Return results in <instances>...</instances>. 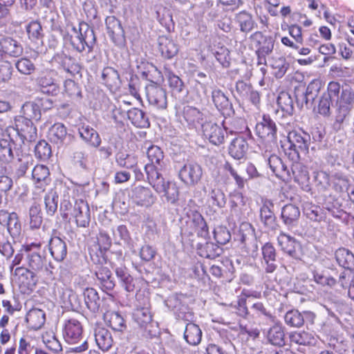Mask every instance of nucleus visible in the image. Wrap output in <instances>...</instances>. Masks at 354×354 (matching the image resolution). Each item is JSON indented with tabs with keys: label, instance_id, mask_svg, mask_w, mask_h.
Here are the masks:
<instances>
[{
	"label": "nucleus",
	"instance_id": "1",
	"mask_svg": "<svg viewBox=\"0 0 354 354\" xmlns=\"http://www.w3.org/2000/svg\"><path fill=\"white\" fill-rule=\"evenodd\" d=\"M147 179L150 185L162 197H165L168 203L174 204L178 199V189L174 183L165 181L160 172H157L153 166L147 167Z\"/></svg>",
	"mask_w": 354,
	"mask_h": 354
},
{
	"label": "nucleus",
	"instance_id": "2",
	"mask_svg": "<svg viewBox=\"0 0 354 354\" xmlns=\"http://www.w3.org/2000/svg\"><path fill=\"white\" fill-rule=\"evenodd\" d=\"M25 254L26 263H24L25 268L38 273L46 281H53L55 279L56 269L50 262L47 261L45 256L30 249Z\"/></svg>",
	"mask_w": 354,
	"mask_h": 354
},
{
	"label": "nucleus",
	"instance_id": "3",
	"mask_svg": "<svg viewBox=\"0 0 354 354\" xmlns=\"http://www.w3.org/2000/svg\"><path fill=\"white\" fill-rule=\"evenodd\" d=\"M288 140L290 143L289 149L292 151L289 155H292V160H300L302 156L308 153L310 143V136L308 133L292 131L288 133Z\"/></svg>",
	"mask_w": 354,
	"mask_h": 354
},
{
	"label": "nucleus",
	"instance_id": "4",
	"mask_svg": "<svg viewBox=\"0 0 354 354\" xmlns=\"http://www.w3.org/2000/svg\"><path fill=\"white\" fill-rule=\"evenodd\" d=\"M133 319L144 330L143 335L151 338L157 333V326L153 322L152 315L147 307L138 308L133 313Z\"/></svg>",
	"mask_w": 354,
	"mask_h": 354
},
{
	"label": "nucleus",
	"instance_id": "5",
	"mask_svg": "<svg viewBox=\"0 0 354 354\" xmlns=\"http://www.w3.org/2000/svg\"><path fill=\"white\" fill-rule=\"evenodd\" d=\"M340 84L337 82H330L327 87V91L324 92L319 100L318 112L324 116L330 114V106L334 102H337L339 98Z\"/></svg>",
	"mask_w": 354,
	"mask_h": 354
},
{
	"label": "nucleus",
	"instance_id": "6",
	"mask_svg": "<svg viewBox=\"0 0 354 354\" xmlns=\"http://www.w3.org/2000/svg\"><path fill=\"white\" fill-rule=\"evenodd\" d=\"M178 176L184 183L189 186H194L201 180L203 176V169L198 163L187 162L179 169Z\"/></svg>",
	"mask_w": 354,
	"mask_h": 354
},
{
	"label": "nucleus",
	"instance_id": "7",
	"mask_svg": "<svg viewBox=\"0 0 354 354\" xmlns=\"http://www.w3.org/2000/svg\"><path fill=\"white\" fill-rule=\"evenodd\" d=\"M146 95L151 105L159 109H165L167 106L166 91L153 82L146 86Z\"/></svg>",
	"mask_w": 354,
	"mask_h": 354
},
{
	"label": "nucleus",
	"instance_id": "8",
	"mask_svg": "<svg viewBox=\"0 0 354 354\" xmlns=\"http://www.w3.org/2000/svg\"><path fill=\"white\" fill-rule=\"evenodd\" d=\"M15 130L24 142L34 141L37 138V129L32 122L26 118L18 116L15 120Z\"/></svg>",
	"mask_w": 354,
	"mask_h": 354
},
{
	"label": "nucleus",
	"instance_id": "9",
	"mask_svg": "<svg viewBox=\"0 0 354 354\" xmlns=\"http://www.w3.org/2000/svg\"><path fill=\"white\" fill-rule=\"evenodd\" d=\"M24 48L21 43L12 37L0 35V59L4 55L18 57L23 54Z\"/></svg>",
	"mask_w": 354,
	"mask_h": 354
},
{
	"label": "nucleus",
	"instance_id": "10",
	"mask_svg": "<svg viewBox=\"0 0 354 354\" xmlns=\"http://www.w3.org/2000/svg\"><path fill=\"white\" fill-rule=\"evenodd\" d=\"M202 131L205 138L215 145H219L224 142L225 129L213 122H205L202 124Z\"/></svg>",
	"mask_w": 354,
	"mask_h": 354
},
{
	"label": "nucleus",
	"instance_id": "11",
	"mask_svg": "<svg viewBox=\"0 0 354 354\" xmlns=\"http://www.w3.org/2000/svg\"><path fill=\"white\" fill-rule=\"evenodd\" d=\"M107 33L116 45L125 42L124 31L120 21L114 16H109L105 19Z\"/></svg>",
	"mask_w": 354,
	"mask_h": 354
},
{
	"label": "nucleus",
	"instance_id": "12",
	"mask_svg": "<svg viewBox=\"0 0 354 354\" xmlns=\"http://www.w3.org/2000/svg\"><path fill=\"white\" fill-rule=\"evenodd\" d=\"M71 216L75 218L77 226H88L90 223V209L88 204L83 200L74 201Z\"/></svg>",
	"mask_w": 354,
	"mask_h": 354
},
{
	"label": "nucleus",
	"instance_id": "13",
	"mask_svg": "<svg viewBox=\"0 0 354 354\" xmlns=\"http://www.w3.org/2000/svg\"><path fill=\"white\" fill-rule=\"evenodd\" d=\"M257 134L267 142L276 140L277 127L269 116L263 115V121L256 125Z\"/></svg>",
	"mask_w": 354,
	"mask_h": 354
},
{
	"label": "nucleus",
	"instance_id": "14",
	"mask_svg": "<svg viewBox=\"0 0 354 354\" xmlns=\"http://www.w3.org/2000/svg\"><path fill=\"white\" fill-rule=\"evenodd\" d=\"M292 179L303 189L308 188L310 177L307 167L299 162L295 161L292 162L290 169L289 181Z\"/></svg>",
	"mask_w": 354,
	"mask_h": 354
},
{
	"label": "nucleus",
	"instance_id": "15",
	"mask_svg": "<svg viewBox=\"0 0 354 354\" xmlns=\"http://www.w3.org/2000/svg\"><path fill=\"white\" fill-rule=\"evenodd\" d=\"M82 327L75 319L68 320L64 326V337L69 344H75L82 339Z\"/></svg>",
	"mask_w": 354,
	"mask_h": 354
},
{
	"label": "nucleus",
	"instance_id": "16",
	"mask_svg": "<svg viewBox=\"0 0 354 354\" xmlns=\"http://www.w3.org/2000/svg\"><path fill=\"white\" fill-rule=\"evenodd\" d=\"M212 97L217 109L224 115L231 116L234 114L232 102L221 90H214L212 93Z\"/></svg>",
	"mask_w": 354,
	"mask_h": 354
},
{
	"label": "nucleus",
	"instance_id": "17",
	"mask_svg": "<svg viewBox=\"0 0 354 354\" xmlns=\"http://www.w3.org/2000/svg\"><path fill=\"white\" fill-rule=\"evenodd\" d=\"M15 273L19 275L21 285L26 287L27 290L32 291L36 288L40 277L38 273L24 267L17 268Z\"/></svg>",
	"mask_w": 354,
	"mask_h": 354
},
{
	"label": "nucleus",
	"instance_id": "18",
	"mask_svg": "<svg viewBox=\"0 0 354 354\" xmlns=\"http://www.w3.org/2000/svg\"><path fill=\"white\" fill-rule=\"evenodd\" d=\"M263 259L261 263L266 273H272L277 268L276 250L274 246L266 243L261 248Z\"/></svg>",
	"mask_w": 354,
	"mask_h": 354
},
{
	"label": "nucleus",
	"instance_id": "19",
	"mask_svg": "<svg viewBox=\"0 0 354 354\" xmlns=\"http://www.w3.org/2000/svg\"><path fill=\"white\" fill-rule=\"evenodd\" d=\"M281 250L294 259L299 258V245L296 240L289 235L281 233L277 238Z\"/></svg>",
	"mask_w": 354,
	"mask_h": 354
},
{
	"label": "nucleus",
	"instance_id": "20",
	"mask_svg": "<svg viewBox=\"0 0 354 354\" xmlns=\"http://www.w3.org/2000/svg\"><path fill=\"white\" fill-rule=\"evenodd\" d=\"M158 50L164 58L170 59L178 54L179 47L172 39L160 36L158 38Z\"/></svg>",
	"mask_w": 354,
	"mask_h": 354
},
{
	"label": "nucleus",
	"instance_id": "21",
	"mask_svg": "<svg viewBox=\"0 0 354 354\" xmlns=\"http://www.w3.org/2000/svg\"><path fill=\"white\" fill-rule=\"evenodd\" d=\"M48 250L52 257L57 261H62L67 255L66 243L58 236L50 239Z\"/></svg>",
	"mask_w": 354,
	"mask_h": 354
},
{
	"label": "nucleus",
	"instance_id": "22",
	"mask_svg": "<svg viewBox=\"0 0 354 354\" xmlns=\"http://www.w3.org/2000/svg\"><path fill=\"white\" fill-rule=\"evenodd\" d=\"M132 198L138 205L149 206L154 203L155 198L149 188L138 186L132 190Z\"/></svg>",
	"mask_w": 354,
	"mask_h": 354
},
{
	"label": "nucleus",
	"instance_id": "23",
	"mask_svg": "<svg viewBox=\"0 0 354 354\" xmlns=\"http://www.w3.org/2000/svg\"><path fill=\"white\" fill-rule=\"evenodd\" d=\"M147 154L150 163L145 165V171L147 172L148 166H153L157 172H160L165 165L164 155L161 149L156 145H151L147 149Z\"/></svg>",
	"mask_w": 354,
	"mask_h": 354
},
{
	"label": "nucleus",
	"instance_id": "24",
	"mask_svg": "<svg viewBox=\"0 0 354 354\" xmlns=\"http://www.w3.org/2000/svg\"><path fill=\"white\" fill-rule=\"evenodd\" d=\"M268 164L273 173L284 181L290 180V169L277 156L272 155L268 159Z\"/></svg>",
	"mask_w": 354,
	"mask_h": 354
},
{
	"label": "nucleus",
	"instance_id": "25",
	"mask_svg": "<svg viewBox=\"0 0 354 354\" xmlns=\"http://www.w3.org/2000/svg\"><path fill=\"white\" fill-rule=\"evenodd\" d=\"M95 339L98 347L104 351H109L113 345L111 333L105 328L97 326L95 328Z\"/></svg>",
	"mask_w": 354,
	"mask_h": 354
},
{
	"label": "nucleus",
	"instance_id": "26",
	"mask_svg": "<svg viewBox=\"0 0 354 354\" xmlns=\"http://www.w3.org/2000/svg\"><path fill=\"white\" fill-rule=\"evenodd\" d=\"M95 275L100 284L105 290H111L115 286V282L111 270L105 266H97Z\"/></svg>",
	"mask_w": 354,
	"mask_h": 354
},
{
	"label": "nucleus",
	"instance_id": "27",
	"mask_svg": "<svg viewBox=\"0 0 354 354\" xmlns=\"http://www.w3.org/2000/svg\"><path fill=\"white\" fill-rule=\"evenodd\" d=\"M248 149V145L243 137L234 138L229 146L230 155L236 160L243 158Z\"/></svg>",
	"mask_w": 354,
	"mask_h": 354
},
{
	"label": "nucleus",
	"instance_id": "28",
	"mask_svg": "<svg viewBox=\"0 0 354 354\" xmlns=\"http://www.w3.org/2000/svg\"><path fill=\"white\" fill-rule=\"evenodd\" d=\"M32 176L37 187L43 188L50 182V171L46 166L36 165L32 169Z\"/></svg>",
	"mask_w": 354,
	"mask_h": 354
},
{
	"label": "nucleus",
	"instance_id": "29",
	"mask_svg": "<svg viewBox=\"0 0 354 354\" xmlns=\"http://www.w3.org/2000/svg\"><path fill=\"white\" fill-rule=\"evenodd\" d=\"M273 203L270 200H266L260 209V218L263 224L272 228L275 224L276 216L273 212Z\"/></svg>",
	"mask_w": 354,
	"mask_h": 354
},
{
	"label": "nucleus",
	"instance_id": "30",
	"mask_svg": "<svg viewBox=\"0 0 354 354\" xmlns=\"http://www.w3.org/2000/svg\"><path fill=\"white\" fill-rule=\"evenodd\" d=\"M78 132L80 138L87 144L93 147H98L101 143V139L98 133L88 125L79 128Z\"/></svg>",
	"mask_w": 354,
	"mask_h": 354
},
{
	"label": "nucleus",
	"instance_id": "31",
	"mask_svg": "<svg viewBox=\"0 0 354 354\" xmlns=\"http://www.w3.org/2000/svg\"><path fill=\"white\" fill-rule=\"evenodd\" d=\"M67 131L64 125L62 123H55L49 129L48 138L51 142L58 146L64 144L66 138Z\"/></svg>",
	"mask_w": 354,
	"mask_h": 354
},
{
	"label": "nucleus",
	"instance_id": "32",
	"mask_svg": "<svg viewBox=\"0 0 354 354\" xmlns=\"http://www.w3.org/2000/svg\"><path fill=\"white\" fill-rule=\"evenodd\" d=\"M183 116L191 127L196 129L200 126L202 127V124H204L203 123V113L195 107L187 106L185 108Z\"/></svg>",
	"mask_w": 354,
	"mask_h": 354
},
{
	"label": "nucleus",
	"instance_id": "33",
	"mask_svg": "<svg viewBox=\"0 0 354 354\" xmlns=\"http://www.w3.org/2000/svg\"><path fill=\"white\" fill-rule=\"evenodd\" d=\"M184 338L190 345H197L201 341L202 331L198 325L188 323L185 326Z\"/></svg>",
	"mask_w": 354,
	"mask_h": 354
},
{
	"label": "nucleus",
	"instance_id": "34",
	"mask_svg": "<svg viewBox=\"0 0 354 354\" xmlns=\"http://www.w3.org/2000/svg\"><path fill=\"white\" fill-rule=\"evenodd\" d=\"M26 319L31 328L37 330L44 324L46 315L42 310L34 308L28 313Z\"/></svg>",
	"mask_w": 354,
	"mask_h": 354
},
{
	"label": "nucleus",
	"instance_id": "35",
	"mask_svg": "<svg viewBox=\"0 0 354 354\" xmlns=\"http://www.w3.org/2000/svg\"><path fill=\"white\" fill-rule=\"evenodd\" d=\"M189 216L190 222L195 229V232L201 237H207L208 236V227L202 215L194 211L192 212Z\"/></svg>",
	"mask_w": 354,
	"mask_h": 354
},
{
	"label": "nucleus",
	"instance_id": "36",
	"mask_svg": "<svg viewBox=\"0 0 354 354\" xmlns=\"http://www.w3.org/2000/svg\"><path fill=\"white\" fill-rule=\"evenodd\" d=\"M300 216L299 209L292 205H286L281 210V218L286 225H294Z\"/></svg>",
	"mask_w": 354,
	"mask_h": 354
},
{
	"label": "nucleus",
	"instance_id": "37",
	"mask_svg": "<svg viewBox=\"0 0 354 354\" xmlns=\"http://www.w3.org/2000/svg\"><path fill=\"white\" fill-rule=\"evenodd\" d=\"M335 258L339 265L348 270H354V254L346 248H339L335 252Z\"/></svg>",
	"mask_w": 354,
	"mask_h": 354
},
{
	"label": "nucleus",
	"instance_id": "38",
	"mask_svg": "<svg viewBox=\"0 0 354 354\" xmlns=\"http://www.w3.org/2000/svg\"><path fill=\"white\" fill-rule=\"evenodd\" d=\"M102 79L104 84L110 88H116L120 86V80L119 74L112 67H106L103 69Z\"/></svg>",
	"mask_w": 354,
	"mask_h": 354
},
{
	"label": "nucleus",
	"instance_id": "39",
	"mask_svg": "<svg viewBox=\"0 0 354 354\" xmlns=\"http://www.w3.org/2000/svg\"><path fill=\"white\" fill-rule=\"evenodd\" d=\"M128 118L132 124L139 128H147L150 124L145 113L140 109L133 108L128 111Z\"/></svg>",
	"mask_w": 354,
	"mask_h": 354
},
{
	"label": "nucleus",
	"instance_id": "40",
	"mask_svg": "<svg viewBox=\"0 0 354 354\" xmlns=\"http://www.w3.org/2000/svg\"><path fill=\"white\" fill-rule=\"evenodd\" d=\"M84 303L92 312L98 310L100 306V297L97 292L92 288H87L83 292Z\"/></svg>",
	"mask_w": 354,
	"mask_h": 354
},
{
	"label": "nucleus",
	"instance_id": "41",
	"mask_svg": "<svg viewBox=\"0 0 354 354\" xmlns=\"http://www.w3.org/2000/svg\"><path fill=\"white\" fill-rule=\"evenodd\" d=\"M41 105L40 103H37L35 100L26 102L21 108V111L24 114L22 118H26L30 120H39L41 115Z\"/></svg>",
	"mask_w": 354,
	"mask_h": 354
},
{
	"label": "nucleus",
	"instance_id": "42",
	"mask_svg": "<svg viewBox=\"0 0 354 354\" xmlns=\"http://www.w3.org/2000/svg\"><path fill=\"white\" fill-rule=\"evenodd\" d=\"M79 31L81 33L84 44H86L88 50L91 51L96 41L94 30L87 23L82 21L79 24Z\"/></svg>",
	"mask_w": 354,
	"mask_h": 354
},
{
	"label": "nucleus",
	"instance_id": "43",
	"mask_svg": "<svg viewBox=\"0 0 354 354\" xmlns=\"http://www.w3.org/2000/svg\"><path fill=\"white\" fill-rule=\"evenodd\" d=\"M268 340L274 346H283L285 345V333L283 327L279 325H274L268 331Z\"/></svg>",
	"mask_w": 354,
	"mask_h": 354
},
{
	"label": "nucleus",
	"instance_id": "44",
	"mask_svg": "<svg viewBox=\"0 0 354 354\" xmlns=\"http://www.w3.org/2000/svg\"><path fill=\"white\" fill-rule=\"evenodd\" d=\"M197 250L201 257L207 259H215L222 252V249L218 245L212 242H206L205 244H201Z\"/></svg>",
	"mask_w": 354,
	"mask_h": 354
},
{
	"label": "nucleus",
	"instance_id": "45",
	"mask_svg": "<svg viewBox=\"0 0 354 354\" xmlns=\"http://www.w3.org/2000/svg\"><path fill=\"white\" fill-rule=\"evenodd\" d=\"M274 43L272 37H268L262 42L261 45L258 46L256 51L258 57V64H266V56L272 52Z\"/></svg>",
	"mask_w": 354,
	"mask_h": 354
},
{
	"label": "nucleus",
	"instance_id": "46",
	"mask_svg": "<svg viewBox=\"0 0 354 354\" xmlns=\"http://www.w3.org/2000/svg\"><path fill=\"white\" fill-rule=\"evenodd\" d=\"M104 320L114 330L123 331L126 328L123 317L117 312H107L104 314Z\"/></svg>",
	"mask_w": 354,
	"mask_h": 354
},
{
	"label": "nucleus",
	"instance_id": "47",
	"mask_svg": "<svg viewBox=\"0 0 354 354\" xmlns=\"http://www.w3.org/2000/svg\"><path fill=\"white\" fill-rule=\"evenodd\" d=\"M269 64L273 70V75L277 78H281L286 74L289 64L283 57H272L269 60Z\"/></svg>",
	"mask_w": 354,
	"mask_h": 354
},
{
	"label": "nucleus",
	"instance_id": "48",
	"mask_svg": "<svg viewBox=\"0 0 354 354\" xmlns=\"http://www.w3.org/2000/svg\"><path fill=\"white\" fill-rule=\"evenodd\" d=\"M15 142L10 139L0 140V160L4 162H10L14 158L12 148Z\"/></svg>",
	"mask_w": 354,
	"mask_h": 354
},
{
	"label": "nucleus",
	"instance_id": "49",
	"mask_svg": "<svg viewBox=\"0 0 354 354\" xmlns=\"http://www.w3.org/2000/svg\"><path fill=\"white\" fill-rule=\"evenodd\" d=\"M235 19L240 26L241 31L243 32H250L256 24L252 16L245 11H241L236 14Z\"/></svg>",
	"mask_w": 354,
	"mask_h": 354
},
{
	"label": "nucleus",
	"instance_id": "50",
	"mask_svg": "<svg viewBox=\"0 0 354 354\" xmlns=\"http://www.w3.org/2000/svg\"><path fill=\"white\" fill-rule=\"evenodd\" d=\"M28 38L35 44H43V30L39 22L31 21L26 27Z\"/></svg>",
	"mask_w": 354,
	"mask_h": 354
},
{
	"label": "nucleus",
	"instance_id": "51",
	"mask_svg": "<svg viewBox=\"0 0 354 354\" xmlns=\"http://www.w3.org/2000/svg\"><path fill=\"white\" fill-rule=\"evenodd\" d=\"M277 102L279 107L285 114L288 115L293 114V100L288 92H281L278 95Z\"/></svg>",
	"mask_w": 354,
	"mask_h": 354
},
{
	"label": "nucleus",
	"instance_id": "52",
	"mask_svg": "<svg viewBox=\"0 0 354 354\" xmlns=\"http://www.w3.org/2000/svg\"><path fill=\"white\" fill-rule=\"evenodd\" d=\"M30 227L32 229H38L42 223L41 207L36 203H33L29 209Z\"/></svg>",
	"mask_w": 354,
	"mask_h": 354
},
{
	"label": "nucleus",
	"instance_id": "53",
	"mask_svg": "<svg viewBox=\"0 0 354 354\" xmlns=\"http://www.w3.org/2000/svg\"><path fill=\"white\" fill-rule=\"evenodd\" d=\"M284 320L286 324L291 327L299 328L304 325V318L298 310L292 309L288 311L284 316Z\"/></svg>",
	"mask_w": 354,
	"mask_h": 354
},
{
	"label": "nucleus",
	"instance_id": "54",
	"mask_svg": "<svg viewBox=\"0 0 354 354\" xmlns=\"http://www.w3.org/2000/svg\"><path fill=\"white\" fill-rule=\"evenodd\" d=\"M321 86L322 84L319 80H313L309 83L305 89L309 108H311L313 106L314 101L319 93Z\"/></svg>",
	"mask_w": 354,
	"mask_h": 354
},
{
	"label": "nucleus",
	"instance_id": "55",
	"mask_svg": "<svg viewBox=\"0 0 354 354\" xmlns=\"http://www.w3.org/2000/svg\"><path fill=\"white\" fill-rule=\"evenodd\" d=\"M290 339L292 342L299 345H310L314 343L313 335L306 331L292 333L290 335Z\"/></svg>",
	"mask_w": 354,
	"mask_h": 354
},
{
	"label": "nucleus",
	"instance_id": "56",
	"mask_svg": "<svg viewBox=\"0 0 354 354\" xmlns=\"http://www.w3.org/2000/svg\"><path fill=\"white\" fill-rule=\"evenodd\" d=\"M46 213L53 216L57 209L58 196L56 192L50 190L44 198Z\"/></svg>",
	"mask_w": 354,
	"mask_h": 354
},
{
	"label": "nucleus",
	"instance_id": "57",
	"mask_svg": "<svg viewBox=\"0 0 354 354\" xmlns=\"http://www.w3.org/2000/svg\"><path fill=\"white\" fill-rule=\"evenodd\" d=\"M33 165V159L30 155H22L18 158L16 174L18 177L24 176L26 171Z\"/></svg>",
	"mask_w": 354,
	"mask_h": 354
},
{
	"label": "nucleus",
	"instance_id": "58",
	"mask_svg": "<svg viewBox=\"0 0 354 354\" xmlns=\"http://www.w3.org/2000/svg\"><path fill=\"white\" fill-rule=\"evenodd\" d=\"M50 146L45 141H39L35 147L36 157L41 160H48L51 156Z\"/></svg>",
	"mask_w": 354,
	"mask_h": 354
},
{
	"label": "nucleus",
	"instance_id": "59",
	"mask_svg": "<svg viewBox=\"0 0 354 354\" xmlns=\"http://www.w3.org/2000/svg\"><path fill=\"white\" fill-rule=\"evenodd\" d=\"M115 160L120 167L127 169H131L136 165V160L133 156L122 151L116 153Z\"/></svg>",
	"mask_w": 354,
	"mask_h": 354
},
{
	"label": "nucleus",
	"instance_id": "60",
	"mask_svg": "<svg viewBox=\"0 0 354 354\" xmlns=\"http://www.w3.org/2000/svg\"><path fill=\"white\" fill-rule=\"evenodd\" d=\"M168 83L174 94H178L183 92L185 85L181 79L171 72L167 75Z\"/></svg>",
	"mask_w": 354,
	"mask_h": 354
},
{
	"label": "nucleus",
	"instance_id": "61",
	"mask_svg": "<svg viewBox=\"0 0 354 354\" xmlns=\"http://www.w3.org/2000/svg\"><path fill=\"white\" fill-rule=\"evenodd\" d=\"M15 66L18 71L24 75H30L35 70V64L28 58H21L15 63Z\"/></svg>",
	"mask_w": 354,
	"mask_h": 354
},
{
	"label": "nucleus",
	"instance_id": "62",
	"mask_svg": "<svg viewBox=\"0 0 354 354\" xmlns=\"http://www.w3.org/2000/svg\"><path fill=\"white\" fill-rule=\"evenodd\" d=\"M43 342L46 346L55 353L62 351L61 343L54 335L46 334L43 336Z\"/></svg>",
	"mask_w": 354,
	"mask_h": 354
},
{
	"label": "nucleus",
	"instance_id": "63",
	"mask_svg": "<svg viewBox=\"0 0 354 354\" xmlns=\"http://www.w3.org/2000/svg\"><path fill=\"white\" fill-rule=\"evenodd\" d=\"M214 236L218 244L225 245L231 239V234L226 227L218 226L214 230Z\"/></svg>",
	"mask_w": 354,
	"mask_h": 354
},
{
	"label": "nucleus",
	"instance_id": "64",
	"mask_svg": "<svg viewBox=\"0 0 354 354\" xmlns=\"http://www.w3.org/2000/svg\"><path fill=\"white\" fill-rule=\"evenodd\" d=\"M72 30L75 35H71V44L77 52H83L86 49V46L84 44V41L82 39L80 32L79 30H77L75 26H73Z\"/></svg>",
	"mask_w": 354,
	"mask_h": 354
}]
</instances>
